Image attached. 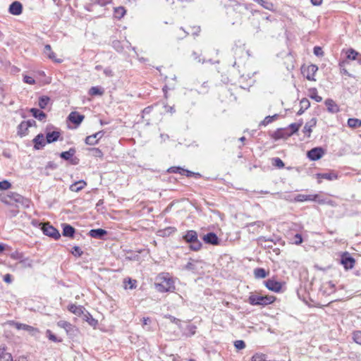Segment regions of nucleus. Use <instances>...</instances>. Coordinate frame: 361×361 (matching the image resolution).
I'll return each instance as SVG.
<instances>
[{
    "mask_svg": "<svg viewBox=\"0 0 361 361\" xmlns=\"http://www.w3.org/2000/svg\"><path fill=\"white\" fill-rule=\"evenodd\" d=\"M154 285L157 290L161 293L173 291L175 288L172 279L166 273L160 274L157 277Z\"/></svg>",
    "mask_w": 361,
    "mask_h": 361,
    "instance_id": "1",
    "label": "nucleus"
},
{
    "mask_svg": "<svg viewBox=\"0 0 361 361\" xmlns=\"http://www.w3.org/2000/svg\"><path fill=\"white\" fill-rule=\"evenodd\" d=\"M1 201L6 204H12L13 202H16L26 207H29V200L13 192H8L1 198Z\"/></svg>",
    "mask_w": 361,
    "mask_h": 361,
    "instance_id": "2",
    "label": "nucleus"
},
{
    "mask_svg": "<svg viewBox=\"0 0 361 361\" xmlns=\"http://www.w3.org/2000/svg\"><path fill=\"white\" fill-rule=\"evenodd\" d=\"M276 298L273 295H262L260 294H252L248 298V302L252 305L265 306L273 303Z\"/></svg>",
    "mask_w": 361,
    "mask_h": 361,
    "instance_id": "3",
    "label": "nucleus"
},
{
    "mask_svg": "<svg viewBox=\"0 0 361 361\" xmlns=\"http://www.w3.org/2000/svg\"><path fill=\"white\" fill-rule=\"evenodd\" d=\"M204 265V262L202 260L190 259L185 266V269L195 274H201L203 272Z\"/></svg>",
    "mask_w": 361,
    "mask_h": 361,
    "instance_id": "4",
    "label": "nucleus"
},
{
    "mask_svg": "<svg viewBox=\"0 0 361 361\" xmlns=\"http://www.w3.org/2000/svg\"><path fill=\"white\" fill-rule=\"evenodd\" d=\"M9 324L14 326L18 330H24L27 331L31 336H37L39 332L38 329L25 324L11 321L9 322Z\"/></svg>",
    "mask_w": 361,
    "mask_h": 361,
    "instance_id": "5",
    "label": "nucleus"
},
{
    "mask_svg": "<svg viewBox=\"0 0 361 361\" xmlns=\"http://www.w3.org/2000/svg\"><path fill=\"white\" fill-rule=\"evenodd\" d=\"M300 126V123H291L290 125H289L288 128L279 130H278L277 133L279 137H290L295 133H296L299 130Z\"/></svg>",
    "mask_w": 361,
    "mask_h": 361,
    "instance_id": "6",
    "label": "nucleus"
},
{
    "mask_svg": "<svg viewBox=\"0 0 361 361\" xmlns=\"http://www.w3.org/2000/svg\"><path fill=\"white\" fill-rule=\"evenodd\" d=\"M42 230L43 233L47 236L51 237L55 240L60 238L61 235L59 231L54 226L49 224V223H45L43 224Z\"/></svg>",
    "mask_w": 361,
    "mask_h": 361,
    "instance_id": "7",
    "label": "nucleus"
},
{
    "mask_svg": "<svg viewBox=\"0 0 361 361\" xmlns=\"http://www.w3.org/2000/svg\"><path fill=\"white\" fill-rule=\"evenodd\" d=\"M265 286L270 290L279 293L282 288V283L274 279H269L264 281Z\"/></svg>",
    "mask_w": 361,
    "mask_h": 361,
    "instance_id": "8",
    "label": "nucleus"
},
{
    "mask_svg": "<svg viewBox=\"0 0 361 361\" xmlns=\"http://www.w3.org/2000/svg\"><path fill=\"white\" fill-rule=\"evenodd\" d=\"M168 172L169 173H180L181 175H185L187 177H190L192 176H195L196 177H200L201 175L198 173H193L190 171L183 169L178 166H172L168 169Z\"/></svg>",
    "mask_w": 361,
    "mask_h": 361,
    "instance_id": "9",
    "label": "nucleus"
},
{
    "mask_svg": "<svg viewBox=\"0 0 361 361\" xmlns=\"http://www.w3.org/2000/svg\"><path fill=\"white\" fill-rule=\"evenodd\" d=\"M324 154V151L322 147H314L307 152V157L312 161H317L322 158Z\"/></svg>",
    "mask_w": 361,
    "mask_h": 361,
    "instance_id": "10",
    "label": "nucleus"
},
{
    "mask_svg": "<svg viewBox=\"0 0 361 361\" xmlns=\"http://www.w3.org/2000/svg\"><path fill=\"white\" fill-rule=\"evenodd\" d=\"M355 259L350 256L348 252H345L341 259V263L343 265L345 269H353L355 265Z\"/></svg>",
    "mask_w": 361,
    "mask_h": 361,
    "instance_id": "11",
    "label": "nucleus"
},
{
    "mask_svg": "<svg viewBox=\"0 0 361 361\" xmlns=\"http://www.w3.org/2000/svg\"><path fill=\"white\" fill-rule=\"evenodd\" d=\"M46 142L47 144L54 142L59 140L61 136V132L59 130L50 131L49 128H46Z\"/></svg>",
    "mask_w": 361,
    "mask_h": 361,
    "instance_id": "12",
    "label": "nucleus"
},
{
    "mask_svg": "<svg viewBox=\"0 0 361 361\" xmlns=\"http://www.w3.org/2000/svg\"><path fill=\"white\" fill-rule=\"evenodd\" d=\"M57 326H59L60 328L63 329L66 331L67 334L70 336L75 335L76 329L73 325H72L68 322L60 320L57 322Z\"/></svg>",
    "mask_w": 361,
    "mask_h": 361,
    "instance_id": "13",
    "label": "nucleus"
},
{
    "mask_svg": "<svg viewBox=\"0 0 361 361\" xmlns=\"http://www.w3.org/2000/svg\"><path fill=\"white\" fill-rule=\"evenodd\" d=\"M317 198V195L298 194L294 197V200L296 202L317 201L319 203L323 202V201H322L321 200H318Z\"/></svg>",
    "mask_w": 361,
    "mask_h": 361,
    "instance_id": "14",
    "label": "nucleus"
},
{
    "mask_svg": "<svg viewBox=\"0 0 361 361\" xmlns=\"http://www.w3.org/2000/svg\"><path fill=\"white\" fill-rule=\"evenodd\" d=\"M34 143V148L35 149H39L46 145V137L42 133L38 134L32 140Z\"/></svg>",
    "mask_w": 361,
    "mask_h": 361,
    "instance_id": "15",
    "label": "nucleus"
},
{
    "mask_svg": "<svg viewBox=\"0 0 361 361\" xmlns=\"http://www.w3.org/2000/svg\"><path fill=\"white\" fill-rule=\"evenodd\" d=\"M104 134V133L103 131H99L92 135L87 136L85 138V143L89 145H94L103 137Z\"/></svg>",
    "mask_w": 361,
    "mask_h": 361,
    "instance_id": "16",
    "label": "nucleus"
},
{
    "mask_svg": "<svg viewBox=\"0 0 361 361\" xmlns=\"http://www.w3.org/2000/svg\"><path fill=\"white\" fill-rule=\"evenodd\" d=\"M8 10L11 14L18 16L22 13L23 6L19 1H14L10 5Z\"/></svg>",
    "mask_w": 361,
    "mask_h": 361,
    "instance_id": "17",
    "label": "nucleus"
},
{
    "mask_svg": "<svg viewBox=\"0 0 361 361\" xmlns=\"http://www.w3.org/2000/svg\"><path fill=\"white\" fill-rule=\"evenodd\" d=\"M203 240L207 243L211 245H218L219 244V238L214 233H209L204 235Z\"/></svg>",
    "mask_w": 361,
    "mask_h": 361,
    "instance_id": "18",
    "label": "nucleus"
},
{
    "mask_svg": "<svg viewBox=\"0 0 361 361\" xmlns=\"http://www.w3.org/2000/svg\"><path fill=\"white\" fill-rule=\"evenodd\" d=\"M86 185H87V183L83 180H80L76 181L74 183L71 184L70 185L69 189L72 192H78L80 191L81 190H82Z\"/></svg>",
    "mask_w": 361,
    "mask_h": 361,
    "instance_id": "19",
    "label": "nucleus"
},
{
    "mask_svg": "<svg viewBox=\"0 0 361 361\" xmlns=\"http://www.w3.org/2000/svg\"><path fill=\"white\" fill-rule=\"evenodd\" d=\"M106 233V231L102 228L92 229L89 233L92 238L97 239H102Z\"/></svg>",
    "mask_w": 361,
    "mask_h": 361,
    "instance_id": "20",
    "label": "nucleus"
},
{
    "mask_svg": "<svg viewBox=\"0 0 361 361\" xmlns=\"http://www.w3.org/2000/svg\"><path fill=\"white\" fill-rule=\"evenodd\" d=\"M316 176L318 178H323V179H326L328 180H336L338 178L337 173L334 171L317 173Z\"/></svg>",
    "mask_w": 361,
    "mask_h": 361,
    "instance_id": "21",
    "label": "nucleus"
},
{
    "mask_svg": "<svg viewBox=\"0 0 361 361\" xmlns=\"http://www.w3.org/2000/svg\"><path fill=\"white\" fill-rule=\"evenodd\" d=\"M68 119L71 122L79 125L83 121L84 116L77 112H71L68 116Z\"/></svg>",
    "mask_w": 361,
    "mask_h": 361,
    "instance_id": "22",
    "label": "nucleus"
},
{
    "mask_svg": "<svg viewBox=\"0 0 361 361\" xmlns=\"http://www.w3.org/2000/svg\"><path fill=\"white\" fill-rule=\"evenodd\" d=\"M317 70H318V68L317 66L313 65V64L310 65L307 68V73L306 75V78L308 80L314 81L315 80L314 75H315L316 72L317 71Z\"/></svg>",
    "mask_w": 361,
    "mask_h": 361,
    "instance_id": "23",
    "label": "nucleus"
},
{
    "mask_svg": "<svg viewBox=\"0 0 361 361\" xmlns=\"http://www.w3.org/2000/svg\"><path fill=\"white\" fill-rule=\"evenodd\" d=\"M317 120L316 118H312L309 122L306 123L304 126L303 132L307 136L310 137V134L312 133V128L316 126Z\"/></svg>",
    "mask_w": 361,
    "mask_h": 361,
    "instance_id": "24",
    "label": "nucleus"
},
{
    "mask_svg": "<svg viewBox=\"0 0 361 361\" xmlns=\"http://www.w3.org/2000/svg\"><path fill=\"white\" fill-rule=\"evenodd\" d=\"M44 53L51 60L57 62V63H61V59H56L55 57L54 52L51 50V47L49 44H47L44 47Z\"/></svg>",
    "mask_w": 361,
    "mask_h": 361,
    "instance_id": "25",
    "label": "nucleus"
},
{
    "mask_svg": "<svg viewBox=\"0 0 361 361\" xmlns=\"http://www.w3.org/2000/svg\"><path fill=\"white\" fill-rule=\"evenodd\" d=\"M347 58L351 60H357V62L361 64V55L353 49L348 51Z\"/></svg>",
    "mask_w": 361,
    "mask_h": 361,
    "instance_id": "26",
    "label": "nucleus"
},
{
    "mask_svg": "<svg viewBox=\"0 0 361 361\" xmlns=\"http://www.w3.org/2000/svg\"><path fill=\"white\" fill-rule=\"evenodd\" d=\"M75 228L68 224L63 225V235L66 237L73 238L75 233Z\"/></svg>",
    "mask_w": 361,
    "mask_h": 361,
    "instance_id": "27",
    "label": "nucleus"
},
{
    "mask_svg": "<svg viewBox=\"0 0 361 361\" xmlns=\"http://www.w3.org/2000/svg\"><path fill=\"white\" fill-rule=\"evenodd\" d=\"M68 310L71 312H72L78 316H80L83 313L84 308H83V307H82L80 305H76L75 304H71V305H68Z\"/></svg>",
    "mask_w": 361,
    "mask_h": 361,
    "instance_id": "28",
    "label": "nucleus"
},
{
    "mask_svg": "<svg viewBox=\"0 0 361 361\" xmlns=\"http://www.w3.org/2000/svg\"><path fill=\"white\" fill-rule=\"evenodd\" d=\"M183 238L186 242L191 243L197 240V234L195 231H188Z\"/></svg>",
    "mask_w": 361,
    "mask_h": 361,
    "instance_id": "29",
    "label": "nucleus"
},
{
    "mask_svg": "<svg viewBox=\"0 0 361 361\" xmlns=\"http://www.w3.org/2000/svg\"><path fill=\"white\" fill-rule=\"evenodd\" d=\"M0 361H13L11 354L5 348H0Z\"/></svg>",
    "mask_w": 361,
    "mask_h": 361,
    "instance_id": "30",
    "label": "nucleus"
},
{
    "mask_svg": "<svg viewBox=\"0 0 361 361\" xmlns=\"http://www.w3.org/2000/svg\"><path fill=\"white\" fill-rule=\"evenodd\" d=\"M28 128L27 124H25L24 121L21 122L18 126V135L20 137H24L27 135Z\"/></svg>",
    "mask_w": 361,
    "mask_h": 361,
    "instance_id": "31",
    "label": "nucleus"
},
{
    "mask_svg": "<svg viewBox=\"0 0 361 361\" xmlns=\"http://www.w3.org/2000/svg\"><path fill=\"white\" fill-rule=\"evenodd\" d=\"M325 104L329 112L336 113L338 111V107L332 99H327Z\"/></svg>",
    "mask_w": 361,
    "mask_h": 361,
    "instance_id": "32",
    "label": "nucleus"
},
{
    "mask_svg": "<svg viewBox=\"0 0 361 361\" xmlns=\"http://www.w3.org/2000/svg\"><path fill=\"white\" fill-rule=\"evenodd\" d=\"M32 116L39 121H42L46 118V114L39 109L32 108L30 109Z\"/></svg>",
    "mask_w": 361,
    "mask_h": 361,
    "instance_id": "33",
    "label": "nucleus"
},
{
    "mask_svg": "<svg viewBox=\"0 0 361 361\" xmlns=\"http://www.w3.org/2000/svg\"><path fill=\"white\" fill-rule=\"evenodd\" d=\"M126 13V10L123 6H118L114 8V16L116 18L121 19Z\"/></svg>",
    "mask_w": 361,
    "mask_h": 361,
    "instance_id": "34",
    "label": "nucleus"
},
{
    "mask_svg": "<svg viewBox=\"0 0 361 361\" xmlns=\"http://www.w3.org/2000/svg\"><path fill=\"white\" fill-rule=\"evenodd\" d=\"M75 153L74 148H71L68 151L63 152L60 154V157L65 159L69 160Z\"/></svg>",
    "mask_w": 361,
    "mask_h": 361,
    "instance_id": "35",
    "label": "nucleus"
},
{
    "mask_svg": "<svg viewBox=\"0 0 361 361\" xmlns=\"http://www.w3.org/2000/svg\"><path fill=\"white\" fill-rule=\"evenodd\" d=\"M348 125L350 128H357L361 126V120L358 118H349Z\"/></svg>",
    "mask_w": 361,
    "mask_h": 361,
    "instance_id": "36",
    "label": "nucleus"
},
{
    "mask_svg": "<svg viewBox=\"0 0 361 361\" xmlns=\"http://www.w3.org/2000/svg\"><path fill=\"white\" fill-rule=\"evenodd\" d=\"M254 274L257 279H264L267 276L266 271L262 268H257L254 270Z\"/></svg>",
    "mask_w": 361,
    "mask_h": 361,
    "instance_id": "37",
    "label": "nucleus"
},
{
    "mask_svg": "<svg viewBox=\"0 0 361 361\" xmlns=\"http://www.w3.org/2000/svg\"><path fill=\"white\" fill-rule=\"evenodd\" d=\"M50 99L47 96H42L39 99V106L41 109H45L49 104Z\"/></svg>",
    "mask_w": 361,
    "mask_h": 361,
    "instance_id": "38",
    "label": "nucleus"
},
{
    "mask_svg": "<svg viewBox=\"0 0 361 361\" xmlns=\"http://www.w3.org/2000/svg\"><path fill=\"white\" fill-rule=\"evenodd\" d=\"M46 334H47V337L51 341L54 342V343H60L62 341V339L61 338H59L58 337H56L52 332L51 330L49 329H47V331H46Z\"/></svg>",
    "mask_w": 361,
    "mask_h": 361,
    "instance_id": "39",
    "label": "nucleus"
},
{
    "mask_svg": "<svg viewBox=\"0 0 361 361\" xmlns=\"http://www.w3.org/2000/svg\"><path fill=\"white\" fill-rule=\"evenodd\" d=\"M224 5L226 8L231 7L234 9H236L237 7L240 6V3L235 0H226Z\"/></svg>",
    "mask_w": 361,
    "mask_h": 361,
    "instance_id": "40",
    "label": "nucleus"
},
{
    "mask_svg": "<svg viewBox=\"0 0 361 361\" xmlns=\"http://www.w3.org/2000/svg\"><path fill=\"white\" fill-rule=\"evenodd\" d=\"M277 116H278L277 114H275L274 116H268L265 117L262 121H261L259 125L265 126L269 124L270 123L273 122L277 118Z\"/></svg>",
    "mask_w": 361,
    "mask_h": 361,
    "instance_id": "41",
    "label": "nucleus"
},
{
    "mask_svg": "<svg viewBox=\"0 0 361 361\" xmlns=\"http://www.w3.org/2000/svg\"><path fill=\"white\" fill-rule=\"evenodd\" d=\"M103 93H104L103 90L98 87H92L89 91V94L92 96L102 95Z\"/></svg>",
    "mask_w": 361,
    "mask_h": 361,
    "instance_id": "42",
    "label": "nucleus"
},
{
    "mask_svg": "<svg viewBox=\"0 0 361 361\" xmlns=\"http://www.w3.org/2000/svg\"><path fill=\"white\" fill-rule=\"evenodd\" d=\"M272 164L274 166L279 168V169H281L284 166V164H283V161L279 157H275V158L272 159Z\"/></svg>",
    "mask_w": 361,
    "mask_h": 361,
    "instance_id": "43",
    "label": "nucleus"
},
{
    "mask_svg": "<svg viewBox=\"0 0 361 361\" xmlns=\"http://www.w3.org/2000/svg\"><path fill=\"white\" fill-rule=\"evenodd\" d=\"M258 4L265 9H267L269 11L273 10L274 5L271 2L265 1L264 0H261V1H259Z\"/></svg>",
    "mask_w": 361,
    "mask_h": 361,
    "instance_id": "44",
    "label": "nucleus"
},
{
    "mask_svg": "<svg viewBox=\"0 0 361 361\" xmlns=\"http://www.w3.org/2000/svg\"><path fill=\"white\" fill-rule=\"evenodd\" d=\"M164 317L169 319L171 322L176 324L179 328H180V320L179 319L169 314L164 315Z\"/></svg>",
    "mask_w": 361,
    "mask_h": 361,
    "instance_id": "45",
    "label": "nucleus"
},
{
    "mask_svg": "<svg viewBox=\"0 0 361 361\" xmlns=\"http://www.w3.org/2000/svg\"><path fill=\"white\" fill-rule=\"evenodd\" d=\"M202 247V243L197 240L190 243V249L195 251L199 250Z\"/></svg>",
    "mask_w": 361,
    "mask_h": 361,
    "instance_id": "46",
    "label": "nucleus"
},
{
    "mask_svg": "<svg viewBox=\"0 0 361 361\" xmlns=\"http://www.w3.org/2000/svg\"><path fill=\"white\" fill-rule=\"evenodd\" d=\"M234 346L237 350H243L245 348V343L242 340H238L234 342Z\"/></svg>",
    "mask_w": 361,
    "mask_h": 361,
    "instance_id": "47",
    "label": "nucleus"
},
{
    "mask_svg": "<svg viewBox=\"0 0 361 361\" xmlns=\"http://www.w3.org/2000/svg\"><path fill=\"white\" fill-rule=\"evenodd\" d=\"M11 187V184L8 180L0 182V190H8Z\"/></svg>",
    "mask_w": 361,
    "mask_h": 361,
    "instance_id": "48",
    "label": "nucleus"
},
{
    "mask_svg": "<svg viewBox=\"0 0 361 361\" xmlns=\"http://www.w3.org/2000/svg\"><path fill=\"white\" fill-rule=\"evenodd\" d=\"M353 340L355 343L361 345V331H356L353 334Z\"/></svg>",
    "mask_w": 361,
    "mask_h": 361,
    "instance_id": "49",
    "label": "nucleus"
},
{
    "mask_svg": "<svg viewBox=\"0 0 361 361\" xmlns=\"http://www.w3.org/2000/svg\"><path fill=\"white\" fill-rule=\"evenodd\" d=\"M300 106L302 109L306 110L310 107V103L307 99L304 98L300 101Z\"/></svg>",
    "mask_w": 361,
    "mask_h": 361,
    "instance_id": "50",
    "label": "nucleus"
},
{
    "mask_svg": "<svg viewBox=\"0 0 361 361\" xmlns=\"http://www.w3.org/2000/svg\"><path fill=\"white\" fill-rule=\"evenodd\" d=\"M71 252L73 255L78 257H80L82 254V251L78 246H74Z\"/></svg>",
    "mask_w": 361,
    "mask_h": 361,
    "instance_id": "51",
    "label": "nucleus"
},
{
    "mask_svg": "<svg viewBox=\"0 0 361 361\" xmlns=\"http://www.w3.org/2000/svg\"><path fill=\"white\" fill-rule=\"evenodd\" d=\"M135 283L136 281L129 279L128 281L125 282V288H127L128 287L130 289H133L135 287Z\"/></svg>",
    "mask_w": 361,
    "mask_h": 361,
    "instance_id": "52",
    "label": "nucleus"
},
{
    "mask_svg": "<svg viewBox=\"0 0 361 361\" xmlns=\"http://www.w3.org/2000/svg\"><path fill=\"white\" fill-rule=\"evenodd\" d=\"M293 240V243L295 245H300L302 243V238L299 233H297L294 235Z\"/></svg>",
    "mask_w": 361,
    "mask_h": 361,
    "instance_id": "53",
    "label": "nucleus"
},
{
    "mask_svg": "<svg viewBox=\"0 0 361 361\" xmlns=\"http://www.w3.org/2000/svg\"><path fill=\"white\" fill-rule=\"evenodd\" d=\"M252 361H265L264 355L256 354L252 356Z\"/></svg>",
    "mask_w": 361,
    "mask_h": 361,
    "instance_id": "54",
    "label": "nucleus"
},
{
    "mask_svg": "<svg viewBox=\"0 0 361 361\" xmlns=\"http://www.w3.org/2000/svg\"><path fill=\"white\" fill-rule=\"evenodd\" d=\"M91 151L93 152V155L96 157H102L103 153L102 152L98 149V148H92Z\"/></svg>",
    "mask_w": 361,
    "mask_h": 361,
    "instance_id": "55",
    "label": "nucleus"
},
{
    "mask_svg": "<svg viewBox=\"0 0 361 361\" xmlns=\"http://www.w3.org/2000/svg\"><path fill=\"white\" fill-rule=\"evenodd\" d=\"M23 81L29 85H34L35 83V80L32 77L27 75L24 76Z\"/></svg>",
    "mask_w": 361,
    "mask_h": 361,
    "instance_id": "56",
    "label": "nucleus"
},
{
    "mask_svg": "<svg viewBox=\"0 0 361 361\" xmlns=\"http://www.w3.org/2000/svg\"><path fill=\"white\" fill-rule=\"evenodd\" d=\"M314 54L317 56H322L324 55V51L320 47H315L314 48Z\"/></svg>",
    "mask_w": 361,
    "mask_h": 361,
    "instance_id": "57",
    "label": "nucleus"
},
{
    "mask_svg": "<svg viewBox=\"0 0 361 361\" xmlns=\"http://www.w3.org/2000/svg\"><path fill=\"white\" fill-rule=\"evenodd\" d=\"M255 226H257L258 228H260L264 226V223L261 221H258L253 223H250L247 225L248 227H254Z\"/></svg>",
    "mask_w": 361,
    "mask_h": 361,
    "instance_id": "58",
    "label": "nucleus"
},
{
    "mask_svg": "<svg viewBox=\"0 0 361 361\" xmlns=\"http://www.w3.org/2000/svg\"><path fill=\"white\" fill-rule=\"evenodd\" d=\"M192 56H193L194 60L197 61V62H204V61H202L200 58V54L197 53L196 51H193Z\"/></svg>",
    "mask_w": 361,
    "mask_h": 361,
    "instance_id": "59",
    "label": "nucleus"
},
{
    "mask_svg": "<svg viewBox=\"0 0 361 361\" xmlns=\"http://www.w3.org/2000/svg\"><path fill=\"white\" fill-rule=\"evenodd\" d=\"M4 281L7 283H11L12 282V276L11 274H7L4 276Z\"/></svg>",
    "mask_w": 361,
    "mask_h": 361,
    "instance_id": "60",
    "label": "nucleus"
},
{
    "mask_svg": "<svg viewBox=\"0 0 361 361\" xmlns=\"http://www.w3.org/2000/svg\"><path fill=\"white\" fill-rule=\"evenodd\" d=\"M179 31L182 32V33L178 35L177 37L178 39H183L189 34L188 32H185L183 28H180Z\"/></svg>",
    "mask_w": 361,
    "mask_h": 361,
    "instance_id": "61",
    "label": "nucleus"
},
{
    "mask_svg": "<svg viewBox=\"0 0 361 361\" xmlns=\"http://www.w3.org/2000/svg\"><path fill=\"white\" fill-rule=\"evenodd\" d=\"M200 32V26H194L192 28V34L193 35H197Z\"/></svg>",
    "mask_w": 361,
    "mask_h": 361,
    "instance_id": "62",
    "label": "nucleus"
},
{
    "mask_svg": "<svg viewBox=\"0 0 361 361\" xmlns=\"http://www.w3.org/2000/svg\"><path fill=\"white\" fill-rule=\"evenodd\" d=\"M24 123H25V124H27V128L29 129V128L33 126H35L36 124V122L35 120H28V121H24Z\"/></svg>",
    "mask_w": 361,
    "mask_h": 361,
    "instance_id": "63",
    "label": "nucleus"
},
{
    "mask_svg": "<svg viewBox=\"0 0 361 361\" xmlns=\"http://www.w3.org/2000/svg\"><path fill=\"white\" fill-rule=\"evenodd\" d=\"M165 110L166 112H169L171 114H173L175 112V109L173 106H169L168 105L164 106Z\"/></svg>",
    "mask_w": 361,
    "mask_h": 361,
    "instance_id": "64",
    "label": "nucleus"
}]
</instances>
